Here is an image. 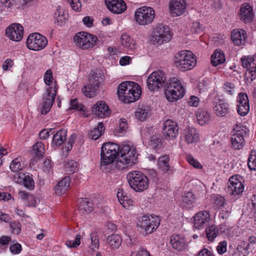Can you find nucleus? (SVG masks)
<instances>
[{"label": "nucleus", "mask_w": 256, "mask_h": 256, "mask_svg": "<svg viewBox=\"0 0 256 256\" xmlns=\"http://www.w3.org/2000/svg\"><path fill=\"white\" fill-rule=\"evenodd\" d=\"M118 94L124 102H134L140 98V86L136 82L126 81L122 82L118 87Z\"/></svg>", "instance_id": "f257e3e1"}, {"label": "nucleus", "mask_w": 256, "mask_h": 256, "mask_svg": "<svg viewBox=\"0 0 256 256\" xmlns=\"http://www.w3.org/2000/svg\"><path fill=\"white\" fill-rule=\"evenodd\" d=\"M174 64L179 70L185 72L194 68L196 64V60L192 52L183 50L175 54Z\"/></svg>", "instance_id": "f03ea898"}, {"label": "nucleus", "mask_w": 256, "mask_h": 256, "mask_svg": "<svg viewBox=\"0 0 256 256\" xmlns=\"http://www.w3.org/2000/svg\"><path fill=\"white\" fill-rule=\"evenodd\" d=\"M127 179L130 186L136 192H142L146 190L149 185L147 176L138 170L130 172L127 174Z\"/></svg>", "instance_id": "7ed1b4c3"}, {"label": "nucleus", "mask_w": 256, "mask_h": 256, "mask_svg": "<svg viewBox=\"0 0 256 256\" xmlns=\"http://www.w3.org/2000/svg\"><path fill=\"white\" fill-rule=\"evenodd\" d=\"M120 150L118 144L112 142L104 144L101 148V166H107L112 163L118 155Z\"/></svg>", "instance_id": "20e7f679"}, {"label": "nucleus", "mask_w": 256, "mask_h": 256, "mask_svg": "<svg viewBox=\"0 0 256 256\" xmlns=\"http://www.w3.org/2000/svg\"><path fill=\"white\" fill-rule=\"evenodd\" d=\"M119 154L120 156L117 160L116 165L120 168H124V165L134 164L136 162L138 154L134 146L128 144L124 145L121 148Z\"/></svg>", "instance_id": "39448f33"}, {"label": "nucleus", "mask_w": 256, "mask_h": 256, "mask_svg": "<svg viewBox=\"0 0 256 256\" xmlns=\"http://www.w3.org/2000/svg\"><path fill=\"white\" fill-rule=\"evenodd\" d=\"M248 131L246 126L240 124L234 126L230 140L233 149L239 150L243 148L245 144L244 137L247 135Z\"/></svg>", "instance_id": "423d86ee"}, {"label": "nucleus", "mask_w": 256, "mask_h": 256, "mask_svg": "<svg viewBox=\"0 0 256 256\" xmlns=\"http://www.w3.org/2000/svg\"><path fill=\"white\" fill-rule=\"evenodd\" d=\"M166 74L160 70L153 72L146 80L148 88L152 92L157 91L163 88L166 82Z\"/></svg>", "instance_id": "0eeeda50"}, {"label": "nucleus", "mask_w": 256, "mask_h": 256, "mask_svg": "<svg viewBox=\"0 0 256 256\" xmlns=\"http://www.w3.org/2000/svg\"><path fill=\"white\" fill-rule=\"evenodd\" d=\"M74 42L76 46L84 50L92 48L96 45L98 38L94 34L85 32H80L74 36Z\"/></svg>", "instance_id": "6e6552de"}, {"label": "nucleus", "mask_w": 256, "mask_h": 256, "mask_svg": "<svg viewBox=\"0 0 256 256\" xmlns=\"http://www.w3.org/2000/svg\"><path fill=\"white\" fill-rule=\"evenodd\" d=\"M160 224V220L157 216H144L138 220V226L144 230L146 234L156 231Z\"/></svg>", "instance_id": "1a4fd4ad"}, {"label": "nucleus", "mask_w": 256, "mask_h": 256, "mask_svg": "<svg viewBox=\"0 0 256 256\" xmlns=\"http://www.w3.org/2000/svg\"><path fill=\"white\" fill-rule=\"evenodd\" d=\"M155 12L150 7L142 6L136 10L135 12V20L140 25H147L154 20Z\"/></svg>", "instance_id": "9d476101"}, {"label": "nucleus", "mask_w": 256, "mask_h": 256, "mask_svg": "<svg viewBox=\"0 0 256 256\" xmlns=\"http://www.w3.org/2000/svg\"><path fill=\"white\" fill-rule=\"evenodd\" d=\"M27 47L32 50H40L44 49L48 44L46 38L38 33L30 34L27 38Z\"/></svg>", "instance_id": "9b49d317"}, {"label": "nucleus", "mask_w": 256, "mask_h": 256, "mask_svg": "<svg viewBox=\"0 0 256 256\" xmlns=\"http://www.w3.org/2000/svg\"><path fill=\"white\" fill-rule=\"evenodd\" d=\"M162 134L166 139H174L178 134L177 123L170 120H167L163 123Z\"/></svg>", "instance_id": "f8f14e48"}, {"label": "nucleus", "mask_w": 256, "mask_h": 256, "mask_svg": "<svg viewBox=\"0 0 256 256\" xmlns=\"http://www.w3.org/2000/svg\"><path fill=\"white\" fill-rule=\"evenodd\" d=\"M56 90H53L52 87L50 86L46 90V94L44 96L42 102L41 113L42 114H46L51 109L54 102Z\"/></svg>", "instance_id": "ddd939ff"}, {"label": "nucleus", "mask_w": 256, "mask_h": 256, "mask_svg": "<svg viewBox=\"0 0 256 256\" xmlns=\"http://www.w3.org/2000/svg\"><path fill=\"white\" fill-rule=\"evenodd\" d=\"M24 34V28L19 24H12L6 30V35L11 40L16 42L20 41Z\"/></svg>", "instance_id": "4468645a"}, {"label": "nucleus", "mask_w": 256, "mask_h": 256, "mask_svg": "<svg viewBox=\"0 0 256 256\" xmlns=\"http://www.w3.org/2000/svg\"><path fill=\"white\" fill-rule=\"evenodd\" d=\"M193 218L194 228L200 229L210 221V214L208 211L202 210L196 213Z\"/></svg>", "instance_id": "2eb2a0df"}, {"label": "nucleus", "mask_w": 256, "mask_h": 256, "mask_svg": "<svg viewBox=\"0 0 256 256\" xmlns=\"http://www.w3.org/2000/svg\"><path fill=\"white\" fill-rule=\"evenodd\" d=\"M244 190V185L236 178L234 176L230 178L228 187V192L232 195H238L242 194Z\"/></svg>", "instance_id": "dca6fc26"}, {"label": "nucleus", "mask_w": 256, "mask_h": 256, "mask_svg": "<svg viewBox=\"0 0 256 256\" xmlns=\"http://www.w3.org/2000/svg\"><path fill=\"white\" fill-rule=\"evenodd\" d=\"M108 8L114 14H122L126 9L125 2L122 0H105Z\"/></svg>", "instance_id": "f3484780"}, {"label": "nucleus", "mask_w": 256, "mask_h": 256, "mask_svg": "<svg viewBox=\"0 0 256 256\" xmlns=\"http://www.w3.org/2000/svg\"><path fill=\"white\" fill-rule=\"evenodd\" d=\"M99 83L98 80L93 77L90 78L88 84L82 89L84 94L89 98L96 95L99 88Z\"/></svg>", "instance_id": "a211bd4d"}, {"label": "nucleus", "mask_w": 256, "mask_h": 256, "mask_svg": "<svg viewBox=\"0 0 256 256\" xmlns=\"http://www.w3.org/2000/svg\"><path fill=\"white\" fill-rule=\"evenodd\" d=\"M184 0H172L170 2L169 8L170 14L174 16L182 15L186 9Z\"/></svg>", "instance_id": "6ab92c4d"}, {"label": "nucleus", "mask_w": 256, "mask_h": 256, "mask_svg": "<svg viewBox=\"0 0 256 256\" xmlns=\"http://www.w3.org/2000/svg\"><path fill=\"white\" fill-rule=\"evenodd\" d=\"M92 111L96 115L100 118H104L110 114V111L106 103L103 101H100L95 104Z\"/></svg>", "instance_id": "aec40b11"}, {"label": "nucleus", "mask_w": 256, "mask_h": 256, "mask_svg": "<svg viewBox=\"0 0 256 256\" xmlns=\"http://www.w3.org/2000/svg\"><path fill=\"white\" fill-rule=\"evenodd\" d=\"M170 242L172 248L178 251L183 250L186 247L184 236L180 234H172L170 238Z\"/></svg>", "instance_id": "412c9836"}, {"label": "nucleus", "mask_w": 256, "mask_h": 256, "mask_svg": "<svg viewBox=\"0 0 256 256\" xmlns=\"http://www.w3.org/2000/svg\"><path fill=\"white\" fill-rule=\"evenodd\" d=\"M170 156L168 155L160 156L158 160L157 165L158 170L164 174H172V168L170 165Z\"/></svg>", "instance_id": "4be33fe9"}, {"label": "nucleus", "mask_w": 256, "mask_h": 256, "mask_svg": "<svg viewBox=\"0 0 256 256\" xmlns=\"http://www.w3.org/2000/svg\"><path fill=\"white\" fill-rule=\"evenodd\" d=\"M213 110L216 115L218 116H225L230 112L228 104L220 99L216 102Z\"/></svg>", "instance_id": "5701e85b"}, {"label": "nucleus", "mask_w": 256, "mask_h": 256, "mask_svg": "<svg viewBox=\"0 0 256 256\" xmlns=\"http://www.w3.org/2000/svg\"><path fill=\"white\" fill-rule=\"evenodd\" d=\"M252 8L248 4H244L240 12V19L244 23H250L252 20Z\"/></svg>", "instance_id": "b1692460"}, {"label": "nucleus", "mask_w": 256, "mask_h": 256, "mask_svg": "<svg viewBox=\"0 0 256 256\" xmlns=\"http://www.w3.org/2000/svg\"><path fill=\"white\" fill-rule=\"evenodd\" d=\"M246 38V32L242 29H235L232 32L231 38L235 45L243 44Z\"/></svg>", "instance_id": "393cba45"}, {"label": "nucleus", "mask_w": 256, "mask_h": 256, "mask_svg": "<svg viewBox=\"0 0 256 256\" xmlns=\"http://www.w3.org/2000/svg\"><path fill=\"white\" fill-rule=\"evenodd\" d=\"M184 136L185 141L188 144L195 143L198 140L199 134L194 128H188L184 130Z\"/></svg>", "instance_id": "a878e982"}, {"label": "nucleus", "mask_w": 256, "mask_h": 256, "mask_svg": "<svg viewBox=\"0 0 256 256\" xmlns=\"http://www.w3.org/2000/svg\"><path fill=\"white\" fill-rule=\"evenodd\" d=\"M18 178L17 182L22 184L25 187L30 190H32L34 187V182L32 176L24 174L18 173L14 176V178Z\"/></svg>", "instance_id": "bb28decb"}, {"label": "nucleus", "mask_w": 256, "mask_h": 256, "mask_svg": "<svg viewBox=\"0 0 256 256\" xmlns=\"http://www.w3.org/2000/svg\"><path fill=\"white\" fill-rule=\"evenodd\" d=\"M185 94L184 90L176 89L173 90H164V94L166 98L170 102H174L182 98Z\"/></svg>", "instance_id": "cd10ccee"}, {"label": "nucleus", "mask_w": 256, "mask_h": 256, "mask_svg": "<svg viewBox=\"0 0 256 256\" xmlns=\"http://www.w3.org/2000/svg\"><path fill=\"white\" fill-rule=\"evenodd\" d=\"M164 90H176V89L180 90H184V88L182 86L180 81L176 78H172L168 80L164 84Z\"/></svg>", "instance_id": "c85d7f7f"}, {"label": "nucleus", "mask_w": 256, "mask_h": 256, "mask_svg": "<svg viewBox=\"0 0 256 256\" xmlns=\"http://www.w3.org/2000/svg\"><path fill=\"white\" fill-rule=\"evenodd\" d=\"M70 178L66 176L57 184L56 189V193L59 195L64 194L68 190L70 185Z\"/></svg>", "instance_id": "c756f323"}, {"label": "nucleus", "mask_w": 256, "mask_h": 256, "mask_svg": "<svg viewBox=\"0 0 256 256\" xmlns=\"http://www.w3.org/2000/svg\"><path fill=\"white\" fill-rule=\"evenodd\" d=\"M226 61L225 56L224 52L220 49L214 50L211 56V64L214 66L223 64Z\"/></svg>", "instance_id": "7c9ffc66"}, {"label": "nucleus", "mask_w": 256, "mask_h": 256, "mask_svg": "<svg viewBox=\"0 0 256 256\" xmlns=\"http://www.w3.org/2000/svg\"><path fill=\"white\" fill-rule=\"evenodd\" d=\"M196 116L198 124L201 126L208 124L210 118V114L202 109H198L197 110Z\"/></svg>", "instance_id": "2f4dec72"}, {"label": "nucleus", "mask_w": 256, "mask_h": 256, "mask_svg": "<svg viewBox=\"0 0 256 256\" xmlns=\"http://www.w3.org/2000/svg\"><path fill=\"white\" fill-rule=\"evenodd\" d=\"M66 134L67 131L66 130H58L54 136L52 143L56 146H60L66 140Z\"/></svg>", "instance_id": "473e14b6"}, {"label": "nucleus", "mask_w": 256, "mask_h": 256, "mask_svg": "<svg viewBox=\"0 0 256 256\" xmlns=\"http://www.w3.org/2000/svg\"><path fill=\"white\" fill-rule=\"evenodd\" d=\"M55 23L58 26L63 25L68 20V14L60 9V6L57 7L54 12Z\"/></svg>", "instance_id": "72a5a7b5"}, {"label": "nucleus", "mask_w": 256, "mask_h": 256, "mask_svg": "<svg viewBox=\"0 0 256 256\" xmlns=\"http://www.w3.org/2000/svg\"><path fill=\"white\" fill-rule=\"evenodd\" d=\"M122 45L129 50H133L136 48L135 42L129 36L124 34L121 36Z\"/></svg>", "instance_id": "f704fd0d"}, {"label": "nucleus", "mask_w": 256, "mask_h": 256, "mask_svg": "<svg viewBox=\"0 0 256 256\" xmlns=\"http://www.w3.org/2000/svg\"><path fill=\"white\" fill-rule=\"evenodd\" d=\"M104 126L102 122H99L96 128L91 130L88 134L89 137L94 140H98L104 133Z\"/></svg>", "instance_id": "c9c22d12"}, {"label": "nucleus", "mask_w": 256, "mask_h": 256, "mask_svg": "<svg viewBox=\"0 0 256 256\" xmlns=\"http://www.w3.org/2000/svg\"><path fill=\"white\" fill-rule=\"evenodd\" d=\"M92 203L86 198H80L78 202V210L82 213L89 212L92 210Z\"/></svg>", "instance_id": "e433bc0d"}, {"label": "nucleus", "mask_w": 256, "mask_h": 256, "mask_svg": "<svg viewBox=\"0 0 256 256\" xmlns=\"http://www.w3.org/2000/svg\"><path fill=\"white\" fill-rule=\"evenodd\" d=\"M150 112L149 108L147 106H143L137 108L135 112V116L138 120L143 122L146 120Z\"/></svg>", "instance_id": "4c0bfd02"}, {"label": "nucleus", "mask_w": 256, "mask_h": 256, "mask_svg": "<svg viewBox=\"0 0 256 256\" xmlns=\"http://www.w3.org/2000/svg\"><path fill=\"white\" fill-rule=\"evenodd\" d=\"M206 236L208 240L213 241L214 240L218 235L219 230L216 226L212 225L206 228Z\"/></svg>", "instance_id": "58836bf2"}, {"label": "nucleus", "mask_w": 256, "mask_h": 256, "mask_svg": "<svg viewBox=\"0 0 256 256\" xmlns=\"http://www.w3.org/2000/svg\"><path fill=\"white\" fill-rule=\"evenodd\" d=\"M210 198L213 204L218 208L224 207L226 204L224 197L220 195L215 194H212Z\"/></svg>", "instance_id": "ea45409f"}, {"label": "nucleus", "mask_w": 256, "mask_h": 256, "mask_svg": "<svg viewBox=\"0 0 256 256\" xmlns=\"http://www.w3.org/2000/svg\"><path fill=\"white\" fill-rule=\"evenodd\" d=\"M107 240L109 245L113 248H118L122 243V238L118 234L109 236Z\"/></svg>", "instance_id": "a19ab883"}, {"label": "nucleus", "mask_w": 256, "mask_h": 256, "mask_svg": "<svg viewBox=\"0 0 256 256\" xmlns=\"http://www.w3.org/2000/svg\"><path fill=\"white\" fill-rule=\"evenodd\" d=\"M244 251L245 252H248V253L250 251L252 252V248H250V244H248L247 242H242L240 244L238 245L234 254H236L238 252V256H244L243 252Z\"/></svg>", "instance_id": "79ce46f5"}, {"label": "nucleus", "mask_w": 256, "mask_h": 256, "mask_svg": "<svg viewBox=\"0 0 256 256\" xmlns=\"http://www.w3.org/2000/svg\"><path fill=\"white\" fill-rule=\"evenodd\" d=\"M241 61L242 66L247 70H250L256 66L254 58L250 56L242 57L241 58Z\"/></svg>", "instance_id": "37998d69"}, {"label": "nucleus", "mask_w": 256, "mask_h": 256, "mask_svg": "<svg viewBox=\"0 0 256 256\" xmlns=\"http://www.w3.org/2000/svg\"><path fill=\"white\" fill-rule=\"evenodd\" d=\"M182 202L186 204L185 206L187 208L192 207L195 202L194 194L190 192H186L183 196Z\"/></svg>", "instance_id": "c03bdc74"}, {"label": "nucleus", "mask_w": 256, "mask_h": 256, "mask_svg": "<svg viewBox=\"0 0 256 256\" xmlns=\"http://www.w3.org/2000/svg\"><path fill=\"white\" fill-rule=\"evenodd\" d=\"M24 168V164L22 163L20 158H16L14 159L10 164V168L11 170L17 172L22 170Z\"/></svg>", "instance_id": "a18cd8bd"}, {"label": "nucleus", "mask_w": 256, "mask_h": 256, "mask_svg": "<svg viewBox=\"0 0 256 256\" xmlns=\"http://www.w3.org/2000/svg\"><path fill=\"white\" fill-rule=\"evenodd\" d=\"M156 32L164 34L165 38L166 40H170L172 34L170 30V28L166 26L164 24H160L156 29Z\"/></svg>", "instance_id": "49530a36"}, {"label": "nucleus", "mask_w": 256, "mask_h": 256, "mask_svg": "<svg viewBox=\"0 0 256 256\" xmlns=\"http://www.w3.org/2000/svg\"><path fill=\"white\" fill-rule=\"evenodd\" d=\"M236 110L238 113L241 116H246L250 110L249 103H237Z\"/></svg>", "instance_id": "de8ad7c7"}, {"label": "nucleus", "mask_w": 256, "mask_h": 256, "mask_svg": "<svg viewBox=\"0 0 256 256\" xmlns=\"http://www.w3.org/2000/svg\"><path fill=\"white\" fill-rule=\"evenodd\" d=\"M244 80L246 84H250L254 79L256 78V66L253 68H251L250 70L245 73L244 76Z\"/></svg>", "instance_id": "09e8293b"}, {"label": "nucleus", "mask_w": 256, "mask_h": 256, "mask_svg": "<svg viewBox=\"0 0 256 256\" xmlns=\"http://www.w3.org/2000/svg\"><path fill=\"white\" fill-rule=\"evenodd\" d=\"M164 34H159L154 32V35L152 36V41L154 42V44H161L164 42H169L170 40H166L165 38Z\"/></svg>", "instance_id": "8fccbe9b"}, {"label": "nucleus", "mask_w": 256, "mask_h": 256, "mask_svg": "<svg viewBox=\"0 0 256 256\" xmlns=\"http://www.w3.org/2000/svg\"><path fill=\"white\" fill-rule=\"evenodd\" d=\"M248 166L250 170H256V152L252 150L250 154Z\"/></svg>", "instance_id": "3c124183"}, {"label": "nucleus", "mask_w": 256, "mask_h": 256, "mask_svg": "<svg viewBox=\"0 0 256 256\" xmlns=\"http://www.w3.org/2000/svg\"><path fill=\"white\" fill-rule=\"evenodd\" d=\"M33 150L38 157L42 156L45 151L44 144L42 142H37L33 146Z\"/></svg>", "instance_id": "603ef678"}, {"label": "nucleus", "mask_w": 256, "mask_h": 256, "mask_svg": "<svg viewBox=\"0 0 256 256\" xmlns=\"http://www.w3.org/2000/svg\"><path fill=\"white\" fill-rule=\"evenodd\" d=\"M78 163L74 160L68 161L65 164V168L67 172L74 173L78 170Z\"/></svg>", "instance_id": "864d4df0"}, {"label": "nucleus", "mask_w": 256, "mask_h": 256, "mask_svg": "<svg viewBox=\"0 0 256 256\" xmlns=\"http://www.w3.org/2000/svg\"><path fill=\"white\" fill-rule=\"evenodd\" d=\"M81 236L77 234L74 240H68L66 242V244L68 248H77L80 244Z\"/></svg>", "instance_id": "5fc2aeb1"}, {"label": "nucleus", "mask_w": 256, "mask_h": 256, "mask_svg": "<svg viewBox=\"0 0 256 256\" xmlns=\"http://www.w3.org/2000/svg\"><path fill=\"white\" fill-rule=\"evenodd\" d=\"M186 159L188 162L196 168L200 169L202 166V164L196 160H195L192 155L188 154Z\"/></svg>", "instance_id": "6e6d98bb"}, {"label": "nucleus", "mask_w": 256, "mask_h": 256, "mask_svg": "<svg viewBox=\"0 0 256 256\" xmlns=\"http://www.w3.org/2000/svg\"><path fill=\"white\" fill-rule=\"evenodd\" d=\"M91 246L90 248L92 250L98 249L99 248V240L98 237L96 234L92 233L91 234Z\"/></svg>", "instance_id": "4d7b16f0"}, {"label": "nucleus", "mask_w": 256, "mask_h": 256, "mask_svg": "<svg viewBox=\"0 0 256 256\" xmlns=\"http://www.w3.org/2000/svg\"><path fill=\"white\" fill-rule=\"evenodd\" d=\"M162 140L158 136H152L150 137V144L154 148H156L161 144Z\"/></svg>", "instance_id": "13d9d810"}, {"label": "nucleus", "mask_w": 256, "mask_h": 256, "mask_svg": "<svg viewBox=\"0 0 256 256\" xmlns=\"http://www.w3.org/2000/svg\"><path fill=\"white\" fill-rule=\"evenodd\" d=\"M83 107L84 106L82 104L78 103L76 98L70 101V109L76 110L78 111H83Z\"/></svg>", "instance_id": "bf43d9fd"}, {"label": "nucleus", "mask_w": 256, "mask_h": 256, "mask_svg": "<svg viewBox=\"0 0 256 256\" xmlns=\"http://www.w3.org/2000/svg\"><path fill=\"white\" fill-rule=\"evenodd\" d=\"M45 84L48 86H50L53 80L52 70L50 69L48 70L44 74V77Z\"/></svg>", "instance_id": "052dcab7"}, {"label": "nucleus", "mask_w": 256, "mask_h": 256, "mask_svg": "<svg viewBox=\"0 0 256 256\" xmlns=\"http://www.w3.org/2000/svg\"><path fill=\"white\" fill-rule=\"evenodd\" d=\"M130 256H150V255L146 248L141 247L138 252H132Z\"/></svg>", "instance_id": "680f3d73"}, {"label": "nucleus", "mask_w": 256, "mask_h": 256, "mask_svg": "<svg viewBox=\"0 0 256 256\" xmlns=\"http://www.w3.org/2000/svg\"><path fill=\"white\" fill-rule=\"evenodd\" d=\"M226 246L227 242L226 241L220 242L216 247V250L218 254H224L226 250Z\"/></svg>", "instance_id": "e2e57ef3"}, {"label": "nucleus", "mask_w": 256, "mask_h": 256, "mask_svg": "<svg viewBox=\"0 0 256 256\" xmlns=\"http://www.w3.org/2000/svg\"><path fill=\"white\" fill-rule=\"evenodd\" d=\"M237 103H249L248 96L246 93H240L236 98Z\"/></svg>", "instance_id": "0e129e2a"}, {"label": "nucleus", "mask_w": 256, "mask_h": 256, "mask_svg": "<svg viewBox=\"0 0 256 256\" xmlns=\"http://www.w3.org/2000/svg\"><path fill=\"white\" fill-rule=\"evenodd\" d=\"M52 168L51 160L46 158L43 162V170L46 173H49Z\"/></svg>", "instance_id": "69168bd1"}, {"label": "nucleus", "mask_w": 256, "mask_h": 256, "mask_svg": "<svg viewBox=\"0 0 256 256\" xmlns=\"http://www.w3.org/2000/svg\"><path fill=\"white\" fill-rule=\"evenodd\" d=\"M120 203L124 208H128L129 206L133 205V200L130 198L128 196H125Z\"/></svg>", "instance_id": "338daca9"}, {"label": "nucleus", "mask_w": 256, "mask_h": 256, "mask_svg": "<svg viewBox=\"0 0 256 256\" xmlns=\"http://www.w3.org/2000/svg\"><path fill=\"white\" fill-rule=\"evenodd\" d=\"M191 31L192 33H200L202 31V28L198 22H194L192 23L191 27Z\"/></svg>", "instance_id": "774afa93"}]
</instances>
